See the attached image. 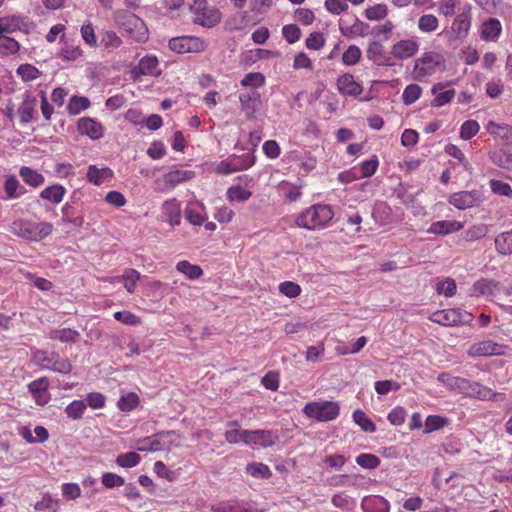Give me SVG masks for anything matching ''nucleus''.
Wrapping results in <instances>:
<instances>
[{
  "label": "nucleus",
  "mask_w": 512,
  "mask_h": 512,
  "mask_svg": "<svg viewBox=\"0 0 512 512\" xmlns=\"http://www.w3.org/2000/svg\"><path fill=\"white\" fill-rule=\"evenodd\" d=\"M439 380L449 389L467 397L493 401H501L505 398L503 393H495L490 388L483 386L478 382L470 381L462 377L442 373L439 375Z\"/></svg>",
  "instance_id": "1"
},
{
  "label": "nucleus",
  "mask_w": 512,
  "mask_h": 512,
  "mask_svg": "<svg viewBox=\"0 0 512 512\" xmlns=\"http://www.w3.org/2000/svg\"><path fill=\"white\" fill-rule=\"evenodd\" d=\"M333 217L334 211L331 206L316 204L301 213L296 219V224L308 230H319L328 227Z\"/></svg>",
  "instance_id": "2"
},
{
  "label": "nucleus",
  "mask_w": 512,
  "mask_h": 512,
  "mask_svg": "<svg viewBox=\"0 0 512 512\" xmlns=\"http://www.w3.org/2000/svg\"><path fill=\"white\" fill-rule=\"evenodd\" d=\"M444 69V56L436 51H427L415 60L412 77L417 81H423L427 77L434 75L437 71H443Z\"/></svg>",
  "instance_id": "3"
},
{
  "label": "nucleus",
  "mask_w": 512,
  "mask_h": 512,
  "mask_svg": "<svg viewBox=\"0 0 512 512\" xmlns=\"http://www.w3.org/2000/svg\"><path fill=\"white\" fill-rule=\"evenodd\" d=\"M53 225L49 222H33L18 219L10 225V232L30 241H40L51 234Z\"/></svg>",
  "instance_id": "4"
},
{
  "label": "nucleus",
  "mask_w": 512,
  "mask_h": 512,
  "mask_svg": "<svg viewBox=\"0 0 512 512\" xmlns=\"http://www.w3.org/2000/svg\"><path fill=\"white\" fill-rule=\"evenodd\" d=\"M32 360L40 368L56 373L69 374L72 371L70 360L55 351L36 350L33 352Z\"/></svg>",
  "instance_id": "5"
},
{
  "label": "nucleus",
  "mask_w": 512,
  "mask_h": 512,
  "mask_svg": "<svg viewBox=\"0 0 512 512\" xmlns=\"http://www.w3.org/2000/svg\"><path fill=\"white\" fill-rule=\"evenodd\" d=\"M303 414L318 422H329L335 420L340 413V407L334 401H311L305 404Z\"/></svg>",
  "instance_id": "6"
},
{
  "label": "nucleus",
  "mask_w": 512,
  "mask_h": 512,
  "mask_svg": "<svg viewBox=\"0 0 512 512\" xmlns=\"http://www.w3.org/2000/svg\"><path fill=\"white\" fill-rule=\"evenodd\" d=\"M179 435L175 431H161L152 436L139 439L135 448L141 452H156L169 449Z\"/></svg>",
  "instance_id": "7"
},
{
  "label": "nucleus",
  "mask_w": 512,
  "mask_h": 512,
  "mask_svg": "<svg viewBox=\"0 0 512 512\" xmlns=\"http://www.w3.org/2000/svg\"><path fill=\"white\" fill-rule=\"evenodd\" d=\"M430 320L443 326L470 325L473 321V315L460 308H452L432 313Z\"/></svg>",
  "instance_id": "8"
},
{
  "label": "nucleus",
  "mask_w": 512,
  "mask_h": 512,
  "mask_svg": "<svg viewBox=\"0 0 512 512\" xmlns=\"http://www.w3.org/2000/svg\"><path fill=\"white\" fill-rule=\"evenodd\" d=\"M195 172L191 170H173L158 177L154 189L158 192H166L174 189L177 185L192 179Z\"/></svg>",
  "instance_id": "9"
},
{
  "label": "nucleus",
  "mask_w": 512,
  "mask_h": 512,
  "mask_svg": "<svg viewBox=\"0 0 512 512\" xmlns=\"http://www.w3.org/2000/svg\"><path fill=\"white\" fill-rule=\"evenodd\" d=\"M33 29V22L23 14H10L0 17V34H10L16 31L29 33Z\"/></svg>",
  "instance_id": "10"
},
{
  "label": "nucleus",
  "mask_w": 512,
  "mask_h": 512,
  "mask_svg": "<svg viewBox=\"0 0 512 512\" xmlns=\"http://www.w3.org/2000/svg\"><path fill=\"white\" fill-rule=\"evenodd\" d=\"M170 50L176 53H200L205 50L206 43L196 36H180L172 38L168 44Z\"/></svg>",
  "instance_id": "11"
},
{
  "label": "nucleus",
  "mask_w": 512,
  "mask_h": 512,
  "mask_svg": "<svg viewBox=\"0 0 512 512\" xmlns=\"http://www.w3.org/2000/svg\"><path fill=\"white\" fill-rule=\"evenodd\" d=\"M483 201V193L480 190H464L449 196L448 202L459 210H466L478 206Z\"/></svg>",
  "instance_id": "12"
},
{
  "label": "nucleus",
  "mask_w": 512,
  "mask_h": 512,
  "mask_svg": "<svg viewBox=\"0 0 512 512\" xmlns=\"http://www.w3.org/2000/svg\"><path fill=\"white\" fill-rule=\"evenodd\" d=\"M244 444L268 448L276 444L279 436L272 430H243Z\"/></svg>",
  "instance_id": "13"
},
{
  "label": "nucleus",
  "mask_w": 512,
  "mask_h": 512,
  "mask_svg": "<svg viewBox=\"0 0 512 512\" xmlns=\"http://www.w3.org/2000/svg\"><path fill=\"white\" fill-rule=\"evenodd\" d=\"M472 21V7L466 4L462 11L455 17L451 24V32L458 40H463L468 36Z\"/></svg>",
  "instance_id": "14"
},
{
  "label": "nucleus",
  "mask_w": 512,
  "mask_h": 512,
  "mask_svg": "<svg viewBox=\"0 0 512 512\" xmlns=\"http://www.w3.org/2000/svg\"><path fill=\"white\" fill-rule=\"evenodd\" d=\"M116 21L129 33H132L133 27L137 29L138 35L134 36L137 41H144L147 39V30L144 22L135 14L129 12L118 13L116 15Z\"/></svg>",
  "instance_id": "15"
},
{
  "label": "nucleus",
  "mask_w": 512,
  "mask_h": 512,
  "mask_svg": "<svg viewBox=\"0 0 512 512\" xmlns=\"http://www.w3.org/2000/svg\"><path fill=\"white\" fill-rule=\"evenodd\" d=\"M162 73V70L159 66V61L154 55H146L142 57L138 65L132 69V74L134 78H138L140 76H151L158 77Z\"/></svg>",
  "instance_id": "16"
},
{
  "label": "nucleus",
  "mask_w": 512,
  "mask_h": 512,
  "mask_svg": "<svg viewBox=\"0 0 512 512\" xmlns=\"http://www.w3.org/2000/svg\"><path fill=\"white\" fill-rule=\"evenodd\" d=\"M500 293V283L492 279H480L474 282L469 289V295L472 297H485L492 299Z\"/></svg>",
  "instance_id": "17"
},
{
  "label": "nucleus",
  "mask_w": 512,
  "mask_h": 512,
  "mask_svg": "<svg viewBox=\"0 0 512 512\" xmlns=\"http://www.w3.org/2000/svg\"><path fill=\"white\" fill-rule=\"evenodd\" d=\"M420 48V44L416 37L403 39L396 42L392 48V55L398 60H405L414 56Z\"/></svg>",
  "instance_id": "18"
},
{
  "label": "nucleus",
  "mask_w": 512,
  "mask_h": 512,
  "mask_svg": "<svg viewBox=\"0 0 512 512\" xmlns=\"http://www.w3.org/2000/svg\"><path fill=\"white\" fill-rule=\"evenodd\" d=\"M504 352V346L493 342L492 340H484L474 343L468 349L470 357H487L492 355H501Z\"/></svg>",
  "instance_id": "19"
},
{
  "label": "nucleus",
  "mask_w": 512,
  "mask_h": 512,
  "mask_svg": "<svg viewBox=\"0 0 512 512\" xmlns=\"http://www.w3.org/2000/svg\"><path fill=\"white\" fill-rule=\"evenodd\" d=\"M49 381L47 377H40L28 384V390L38 405H46L51 397L48 392Z\"/></svg>",
  "instance_id": "20"
},
{
  "label": "nucleus",
  "mask_w": 512,
  "mask_h": 512,
  "mask_svg": "<svg viewBox=\"0 0 512 512\" xmlns=\"http://www.w3.org/2000/svg\"><path fill=\"white\" fill-rule=\"evenodd\" d=\"M336 86L340 94L356 97L363 92V87L352 74L344 73L337 78Z\"/></svg>",
  "instance_id": "21"
},
{
  "label": "nucleus",
  "mask_w": 512,
  "mask_h": 512,
  "mask_svg": "<svg viewBox=\"0 0 512 512\" xmlns=\"http://www.w3.org/2000/svg\"><path fill=\"white\" fill-rule=\"evenodd\" d=\"M78 132L88 136L92 140H98L104 135L103 125L96 119L83 117L77 123Z\"/></svg>",
  "instance_id": "22"
},
{
  "label": "nucleus",
  "mask_w": 512,
  "mask_h": 512,
  "mask_svg": "<svg viewBox=\"0 0 512 512\" xmlns=\"http://www.w3.org/2000/svg\"><path fill=\"white\" fill-rule=\"evenodd\" d=\"M489 159L500 168L512 170V144L489 152Z\"/></svg>",
  "instance_id": "23"
},
{
  "label": "nucleus",
  "mask_w": 512,
  "mask_h": 512,
  "mask_svg": "<svg viewBox=\"0 0 512 512\" xmlns=\"http://www.w3.org/2000/svg\"><path fill=\"white\" fill-rule=\"evenodd\" d=\"M114 176L113 171L109 167H97L96 165H89L87 168L86 179L89 183L100 186L103 183L111 180Z\"/></svg>",
  "instance_id": "24"
},
{
  "label": "nucleus",
  "mask_w": 512,
  "mask_h": 512,
  "mask_svg": "<svg viewBox=\"0 0 512 512\" xmlns=\"http://www.w3.org/2000/svg\"><path fill=\"white\" fill-rule=\"evenodd\" d=\"M448 84L449 83H437L432 86L431 93L434 96V99L431 102L432 107H442V106L450 103L453 100V98L455 97V94H456L455 90L454 89L444 90V88Z\"/></svg>",
  "instance_id": "25"
},
{
  "label": "nucleus",
  "mask_w": 512,
  "mask_h": 512,
  "mask_svg": "<svg viewBox=\"0 0 512 512\" xmlns=\"http://www.w3.org/2000/svg\"><path fill=\"white\" fill-rule=\"evenodd\" d=\"M37 100L35 97L31 95V93L26 92L23 96V101L18 108V115L20 117V123L25 125L29 123L36 113Z\"/></svg>",
  "instance_id": "26"
},
{
  "label": "nucleus",
  "mask_w": 512,
  "mask_h": 512,
  "mask_svg": "<svg viewBox=\"0 0 512 512\" xmlns=\"http://www.w3.org/2000/svg\"><path fill=\"white\" fill-rule=\"evenodd\" d=\"M463 223L456 220H441L433 222L427 232L435 235H447L462 230Z\"/></svg>",
  "instance_id": "27"
},
{
  "label": "nucleus",
  "mask_w": 512,
  "mask_h": 512,
  "mask_svg": "<svg viewBox=\"0 0 512 512\" xmlns=\"http://www.w3.org/2000/svg\"><path fill=\"white\" fill-rule=\"evenodd\" d=\"M361 508L363 512H389L390 504L382 496L369 495L362 499Z\"/></svg>",
  "instance_id": "28"
},
{
  "label": "nucleus",
  "mask_w": 512,
  "mask_h": 512,
  "mask_svg": "<svg viewBox=\"0 0 512 512\" xmlns=\"http://www.w3.org/2000/svg\"><path fill=\"white\" fill-rule=\"evenodd\" d=\"M162 213L165 220L172 226H178L181 222L180 202L173 198L165 201L162 206Z\"/></svg>",
  "instance_id": "29"
},
{
  "label": "nucleus",
  "mask_w": 512,
  "mask_h": 512,
  "mask_svg": "<svg viewBox=\"0 0 512 512\" xmlns=\"http://www.w3.org/2000/svg\"><path fill=\"white\" fill-rule=\"evenodd\" d=\"M341 34L347 38L364 37L369 34V25L359 19H355L351 25L341 22L339 25Z\"/></svg>",
  "instance_id": "30"
},
{
  "label": "nucleus",
  "mask_w": 512,
  "mask_h": 512,
  "mask_svg": "<svg viewBox=\"0 0 512 512\" xmlns=\"http://www.w3.org/2000/svg\"><path fill=\"white\" fill-rule=\"evenodd\" d=\"M502 32L501 22L496 18H489L481 25L480 36L484 41H497Z\"/></svg>",
  "instance_id": "31"
},
{
  "label": "nucleus",
  "mask_w": 512,
  "mask_h": 512,
  "mask_svg": "<svg viewBox=\"0 0 512 512\" xmlns=\"http://www.w3.org/2000/svg\"><path fill=\"white\" fill-rule=\"evenodd\" d=\"M186 220L194 226H201L208 219L204 204L188 205L184 210Z\"/></svg>",
  "instance_id": "32"
},
{
  "label": "nucleus",
  "mask_w": 512,
  "mask_h": 512,
  "mask_svg": "<svg viewBox=\"0 0 512 512\" xmlns=\"http://www.w3.org/2000/svg\"><path fill=\"white\" fill-rule=\"evenodd\" d=\"M220 20L221 13L215 7H208L197 16H194V22L196 24L208 28L216 26L220 22Z\"/></svg>",
  "instance_id": "33"
},
{
  "label": "nucleus",
  "mask_w": 512,
  "mask_h": 512,
  "mask_svg": "<svg viewBox=\"0 0 512 512\" xmlns=\"http://www.w3.org/2000/svg\"><path fill=\"white\" fill-rule=\"evenodd\" d=\"M5 197L3 199H18L26 193V189L22 186L15 175H9L4 182Z\"/></svg>",
  "instance_id": "34"
},
{
  "label": "nucleus",
  "mask_w": 512,
  "mask_h": 512,
  "mask_svg": "<svg viewBox=\"0 0 512 512\" xmlns=\"http://www.w3.org/2000/svg\"><path fill=\"white\" fill-rule=\"evenodd\" d=\"M260 93L257 91H252L249 93H241L239 95V101L242 107V110L245 114L250 117L253 116L256 112L257 105L260 103Z\"/></svg>",
  "instance_id": "35"
},
{
  "label": "nucleus",
  "mask_w": 512,
  "mask_h": 512,
  "mask_svg": "<svg viewBox=\"0 0 512 512\" xmlns=\"http://www.w3.org/2000/svg\"><path fill=\"white\" fill-rule=\"evenodd\" d=\"M367 58L376 65H386L385 61V49L384 46L378 41H372L369 43L366 50Z\"/></svg>",
  "instance_id": "36"
},
{
  "label": "nucleus",
  "mask_w": 512,
  "mask_h": 512,
  "mask_svg": "<svg viewBox=\"0 0 512 512\" xmlns=\"http://www.w3.org/2000/svg\"><path fill=\"white\" fill-rule=\"evenodd\" d=\"M439 19L433 14H423L418 18L417 28L424 34H431L438 30Z\"/></svg>",
  "instance_id": "37"
},
{
  "label": "nucleus",
  "mask_w": 512,
  "mask_h": 512,
  "mask_svg": "<svg viewBox=\"0 0 512 512\" xmlns=\"http://www.w3.org/2000/svg\"><path fill=\"white\" fill-rule=\"evenodd\" d=\"M495 248L501 255L512 254V229L496 236Z\"/></svg>",
  "instance_id": "38"
},
{
  "label": "nucleus",
  "mask_w": 512,
  "mask_h": 512,
  "mask_svg": "<svg viewBox=\"0 0 512 512\" xmlns=\"http://www.w3.org/2000/svg\"><path fill=\"white\" fill-rule=\"evenodd\" d=\"M19 174L22 177L23 181L32 187L41 186L45 180L42 174L27 166L21 167Z\"/></svg>",
  "instance_id": "39"
},
{
  "label": "nucleus",
  "mask_w": 512,
  "mask_h": 512,
  "mask_svg": "<svg viewBox=\"0 0 512 512\" xmlns=\"http://www.w3.org/2000/svg\"><path fill=\"white\" fill-rule=\"evenodd\" d=\"M79 332L71 328L54 329L49 332V338L63 343H74L79 337Z\"/></svg>",
  "instance_id": "40"
},
{
  "label": "nucleus",
  "mask_w": 512,
  "mask_h": 512,
  "mask_svg": "<svg viewBox=\"0 0 512 512\" xmlns=\"http://www.w3.org/2000/svg\"><path fill=\"white\" fill-rule=\"evenodd\" d=\"M66 189L62 185H52L43 189L40 196L44 200H48L54 204L62 202Z\"/></svg>",
  "instance_id": "41"
},
{
  "label": "nucleus",
  "mask_w": 512,
  "mask_h": 512,
  "mask_svg": "<svg viewBox=\"0 0 512 512\" xmlns=\"http://www.w3.org/2000/svg\"><path fill=\"white\" fill-rule=\"evenodd\" d=\"M20 50L17 40L5 34H0V56L15 55Z\"/></svg>",
  "instance_id": "42"
},
{
  "label": "nucleus",
  "mask_w": 512,
  "mask_h": 512,
  "mask_svg": "<svg viewBox=\"0 0 512 512\" xmlns=\"http://www.w3.org/2000/svg\"><path fill=\"white\" fill-rule=\"evenodd\" d=\"M486 130L494 137L506 140L512 138V127L506 124H499L491 120L487 123Z\"/></svg>",
  "instance_id": "43"
},
{
  "label": "nucleus",
  "mask_w": 512,
  "mask_h": 512,
  "mask_svg": "<svg viewBox=\"0 0 512 512\" xmlns=\"http://www.w3.org/2000/svg\"><path fill=\"white\" fill-rule=\"evenodd\" d=\"M449 424V419L440 415H429L424 423L425 434L440 430Z\"/></svg>",
  "instance_id": "44"
},
{
  "label": "nucleus",
  "mask_w": 512,
  "mask_h": 512,
  "mask_svg": "<svg viewBox=\"0 0 512 512\" xmlns=\"http://www.w3.org/2000/svg\"><path fill=\"white\" fill-rule=\"evenodd\" d=\"M226 196L230 202H245L250 199L252 192L240 185H233L228 188Z\"/></svg>",
  "instance_id": "45"
},
{
  "label": "nucleus",
  "mask_w": 512,
  "mask_h": 512,
  "mask_svg": "<svg viewBox=\"0 0 512 512\" xmlns=\"http://www.w3.org/2000/svg\"><path fill=\"white\" fill-rule=\"evenodd\" d=\"M235 167V171H242L252 167L255 163V156L252 153L229 156Z\"/></svg>",
  "instance_id": "46"
},
{
  "label": "nucleus",
  "mask_w": 512,
  "mask_h": 512,
  "mask_svg": "<svg viewBox=\"0 0 512 512\" xmlns=\"http://www.w3.org/2000/svg\"><path fill=\"white\" fill-rule=\"evenodd\" d=\"M176 269L192 280L198 279L203 274L200 266L191 264L186 260L178 262Z\"/></svg>",
  "instance_id": "47"
},
{
  "label": "nucleus",
  "mask_w": 512,
  "mask_h": 512,
  "mask_svg": "<svg viewBox=\"0 0 512 512\" xmlns=\"http://www.w3.org/2000/svg\"><path fill=\"white\" fill-rule=\"evenodd\" d=\"M332 504L339 509L349 511L355 507V500L345 492L335 493L331 498Z\"/></svg>",
  "instance_id": "48"
},
{
  "label": "nucleus",
  "mask_w": 512,
  "mask_h": 512,
  "mask_svg": "<svg viewBox=\"0 0 512 512\" xmlns=\"http://www.w3.org/2000/svg\"><path fill=\"white\" fill-rule=\"evenodd\" d=\"M353 421L360 426L364 432L373 433L376 431L375 424L371 419L360 409H357L352 414Z\"/></svg>",
  "instance_id": "49"
},
{
  "label": "nucleus",
  "mask_w": 512,
  "mask_h": 512,
  "mask_svg": "<svg viewBox=\"0 0 512 512\" xmlns=\"http://www.w3.org/2000/svg\"><path fill=\"white\" fill-rule=\"evenodd\" d=\"M100 44L108 51H113L120 47L122 40L111 30L104 31L101 34Z\"/></svg>",
  "instance_id": "50"
},
{
  "label": "nucleus",
  "mask_w": 512,
  "mask_h": 512,
  "mask_svg": "<svg viewBox=\"0 0 512 512\" xmlns=\"http://www.w3.org/2000/svg\"><path fill=\"white\" fill-rule=\"evenodd\" d=\"M246 473L254 478L266 479L271 476V471L266 464L263 463H249L246 465Z\"/></svg>",
  "instance_id": "51"
},
{
  "label": "nucleus",
  "mask_w": 512,
  "mask_h": 512,
  "mask_svg": "<svg viewBox=\"0 0 512 512\" xmlns=\"http://www.w3.org/2000/svg\"><path fill=\"white\" fill-rule=\"evenodd\" d=\"M355 462L364 469L374 470L379 467L381 460L374 454L361 453L356 457Z\"/></svg>",
  "instance_id": "52"
},
{
  "label": "nucleus",
  "mask_w": 512,
  "mask_h": 512,
  "mask_svg": "<svg viewBox=\"0 0 512 512\" xmlns=\"http://www.w3.org/2000/svg\"><path fill=\"white\" fill-rule=\"evenodd\" d=\"M445 152L449 156L457 159L459 164L464 168V170H466L468 172L472 171L471 164L469 163V161L465 157L464 153L461 151V149L458 146H456L454 144H448L445 147Z\"/></svg>",
  "instance_id": "53"
},
{
  "label": "nucleus",
  "mask_w": 512,
  "mask_h": 512,
  "mask_svg": "<svg viewBox=\"0 0 512 512\" xmlns=\"http://www.w3.org/2000/svg\"><path fill=\"white\" fill-rule=\"evenodd\" d=\"M90 106L88 98L83 96H72L69 100L67 110L71 115H77Z\"/></svg>",
  "instance_id": "54"
},
{
  "label": "nucleus",
  "mask_w": 512,
  "mask_h": 512,
  "mask_svg": "<svg viewBox=\"0 0 512 512\" xmlns=\"http://www.w3.org/2000/svg\"><path fill=\"white\" fill-rule=\"evenodd\" d=\"M378 165V158L377 156L373 155L370 159L365 160L359 164L357 173L359 177H370L376 172Z\"/></svg>",
  "instance_id": "55"
},
{
  "label": "nucleus",
  "mask_w": 512,
  "mask_h": 512,
  "mask_svg": "<svg viewBox=\"0 0 512 512\" xmlns=\"http://www.w3.org/2000/svg\"><path fill=\"white\" fill-rule=\"evenodd\" d=\"M86 407L87 405L83 400H74L66 406L65 413L67 414L68 418L77 420L82 418Z\"/></svg>",
  "instance_id": "56"
},
{
  "label": "nucleus",
  "mask_w": 512,
  "mask_h": 512,
  "mask_svg": "<svg viewBox=\"0 0 512 512\" xmlns=\"http://www.w3.org/2000/svg\"><path fill=\"white\" fill-rule=\"evenodd\" d=\"M16 72L24 82L33 81L41 75V72L38 70V68L28 63L21 64L17 68Z\"/></svg>",
  "instance_id": "57"
},
{
  "label": "nucleus",
  "mask_w": 512,
  "mask_h": 512,
  "mask_svg": "<svg viewBox=\"0 0 512 512\" xmlns=\"http://www.w3.org/2000/svg\"><path fill=\"white\" fill-rule=\"evenodd\" d=\"M422 94V88L417 84H409L402 93V100L405 105L415 103Z\"/></svg>",
  "instance_id": "58"
},
{
  "label": "nucleus",
  "mask_w": 512,
  "mask_h": 512,
  "mask_svg": "<svg viewBox=\"0 0 512 512\" xmlns=\"http://www.w3.org/2000/svg\"><path fill=\"white\" fill-rule=\"evenodd\" d=\"M139 404V397L136 393L130 392L118 400L117 406L121 411L130 412Z\"/></svg>",
  "instance_id": "59"
},
{
  "label": "nucleus",
  "mask_w": 512,
  "mask_h": 512,
  "mask_svg": "<svg viewBox=\"0 0 512 512\" xmlns=\"http://www.w3.org/2000/svg\"><path fill=\"white\" fill-rule=\"evenodd\" d=\"M457 285L454 279L448 277L436 284L437 294H443L446 297H453L456 294Z\"/></svg>",
  "instance_id": "60"
},
{
  "label": "nucleus",
  "mask_w": 512,
  "mask_h": 512,
  "mask_svg": "<svg viewBox=\"0 0 512 512\" xmlns=\"http://www.w3.org/2000/svg\"><path fill=\"white\" fill-rule=\"evenodd\" d=\"M361 49L356 45H350L342 55V62L346 66L356 65L361 59Z\"/></svg>",
  "instance_id": "61"
},
{
  "label": "nucleus",
  "mask_w": 512,
  "mask_h": 512,
  "mask_svg": "<svg viewBox=\"0 0 512 512\" xmlns=\"http://www.w3.org/2000/svg\"><path fill=\"white\" fill-rule=\"evenodd\" d=\"M480 130V125L476 120H466L460 127V137L463 140H470Z\"/></svg>",
  "instance_id": "62"
},
{
  "label": "nucleus",
  "mask_w": 512,
  "mask_h": 512,
  "mask_svg": "<svg viewBox=\"0 0 512 512\" xmlns=\"http://www.w3.org/2000/svg\"><path fill=\"white\" fill-rule=\"evenodd\" d=\"M295 159L298 161L299 166L305 171L310 172L317 166V159L310 151H305L300 155H296Z\"/></svg>",
  "instance_id": "63"
},
{
  "label": "nucleus",
  "mask_w": 512,
  "mask_h": 512,
  "mask_svg": "<svg viewBox=\"0 0 512 512\" xmlns=\"http://www.w3.org/2000/svg\"><path fill=\"white\" fill-rule=\"evenodd\" d=\"M141 458L136 452H127L120 454L116 458V463L123 468H132L139 464Z\"/></svg>",
  "instance_id": "64"
}]
</instances>
